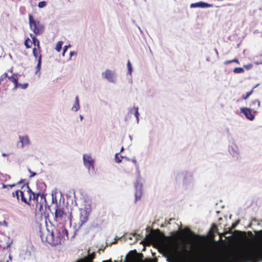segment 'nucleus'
I'll return each instance as SVG.
<instances>
[{"mask_svg":"<svg viewBox=\"0 0 262 262\" xmlns=\"http://www.w3.org/2000/svg\"><path fill=\"white\" fill-rule=\"evenodd\" d=\"M89 216V212L85 209H80L79 225L80 226L85 224L88 221Z\"/></svg>","mask_w":262,"mask_h":262,"instance_id":"6e6552de","label":"nucleus"},{"mask_svg":"<svg viewBox=\"0 0 262 262\" xmlns=\"http://www.w3.org/2000/svg\"><path fill=\"white\" fill-rule=\"evenodd\" d=\"M132 161H133V162L135 164H137V161H136V160H135V159H133V160H132Z\"/></svg>","mask_w":262,"mask_h":262,"instance_id":"c9c22d12","label":"nucleus"},{"mask_svg":"<svg viewBox=\"0 0 262 262\" xmlns=\"http://www.w3.org/2000/svg\"><path fill=\"white\" fill-rule=\"evenodd\" d=\"M253 90H251L250 91L247 92L245 96H243V99L244 100L247 99L252 93Z\"/></svg>","mask_w":262,"mask_h":262,"instance_id":"bb28decb","label":"nucleus"},{"mask_svg":"<svg viewBox=\"0 0 262 262\" xmlns=\"http://www.w3.org/2000/svg\"><path fill=\"white\" fill-rule=\"evenodd\" d=\"M8 155V154H5V153H3V154H2V156H3V157H6V156H7Z\"/></svg>","mask_w":262,"mask_h":262,"instance_id":"f704fd0d","label":"nucleus"},{"mask_svg":"<svg viewBox=\"0 0 262 262\" xmlns=\"http://www.w3.org/2000/svg\"><path fill=\"white\" fill-rule=\"evenodd\" d=\"M124 150V148L123 147H122L121 148V150H120V152H122Z\"/></svg>","mask_w":262,"mask_h":262,"instance_id":"e433bc0d","label":"nucleus"},{"mask_svg":"<svg viewBox=\"0 0 262 262\" xmlns=\"http://www.w3.org/2000/svg\"><path fill=\"white\" fill-rule=\"evenodd\" d=\"M127 69H128V73L129 74H131L132 72V64L129 60H128L127 62Z\"/></svg>","mask_w":262,"mask_h":262,"instance_id":"b1692460","label":"nucleus"},{"mask_svg":"<svg viewBox=\"0 0 262 262\" xmlns=\"http://www.w3.org/2000/svg\"><path fill=\"white\" fill-rule=\"evenodd\" d=\"M74 54H75V53H74V52H70V55H71V56H72V55H73Z\"/></svg>","mask_w":262,"mask_h":262,"instance_id":"4c0bfd02","label":"nucleus"},{"mask_svg":"<svg viewBox=\"0 0 262 262\" xmlns=\"http://www.w3.org/2000/svg\"><path fill=\"white\" fill-rule=\"evenodd\" d=\"M186 230L187 231L188 233L190 234L192 236L198 238L199 237V235L195 234L193 232H192L189 229H187Z\"/></svg>","mask_w":262,"mask_h":262,"instance_id":"393cba45","label":"nucleus"},{"mask_svg":"<svg viewBox=\"0 0 262 262\" xmlns=\"http://www.w3.org/2000/svg\"><path fill=\"white\" fill-rule=\"evenodd\" d=\"M30 36L32 40V44L34 45V47L33 49V51L34 50H36V52L37 54L39 55L41 54V47L40 46V42L39 40L36 38V37L32 34H30Z\"/></svg>","mask_w":262,"mask_h":262,"instance_id":"9d476101","label":"nucleus"},{"mask_svg":"<svg viewBox=\"0 0 262 262\" xmlns=\"http://www.w3.org/2000/svg\"><path fill=\"white\" fill-rule=\"evenodd\" d=\"M257 105V107H259L260 106V102L258 100L256 99V100H252L251 102V106L252 105Z\"/></svg>","mask_w":262,"mask_h":262,"instance_id":"5701e85b","label":"nucleus"},{"mask_svg":"<svg viewBox=\"0 0 262 262\" xmlns=\"http://www.w3.org/2000/svg\"><path fill=\"white\" fill-rule=\"evenodd\" d=\"M66 215L64 208L56 204L55 209L54 220L57 223H60L62 221L64 216Z\"/></svg>","mask_w":262,"mask_h":262,"instance_id":"39448f33","label":"nucleus"},{"mask_svg":"<svg viewBox=\"0 0 262 262\" xmlns=\"http://www.w3.org/2000/svg\"><path fill=\"white\" fill-rule=\"evenodd\" d=\"M232 63V60H226L224 62L225 64H228L229 63Z\"/></svg>","mask_w":262,"mask_h":262,"instance_id":"473e14b6","label":"nucleus"},{"mask_svg":"<svg viewBox=\"0 0 262 262\" xmlns=\"http://www.w3.org/2000/svg\"><path fill=\"white\" fill-rule=\"evenodd\" d=\"M20 142L21 143V147H23L25 145H27L30 144V140L28 136H19Z\"/></svg>","mask_w":262,"mask_h":262,"instance_id":"2eb2a0df","label":"nucleus"},{"mask_svg":"<svg viewBox=\"0 0 262 262\" xmlns=\"http://www.w3.org/2000/svg\"><path fill=\"white\" fill-rule=\"evenodd\" d=\"M80 108L79 106V101L78 96H77L75 98V103L74 106L72 107V110L74 111H78Z\"/></svg>","mask_w":262,"mask_h":262,"instance_id":"f3484780","label":"nucleus"},{"mask_svg":"<svg viewBox=\"0 0 262 262\" xmlns=\"http://www.w3.org/2000/svg\"><path fill=\"white\" fill-rule=\"evenodd\" d=\"M11 72H12V69H11V70L10 71Z\"/></svg>","mask_w":262,"mask_h":262,"instance_id":"a19ab883","label":"nucleus"},{"mask_svg":"<svg viewBox=\"0 0 262 262\" xmlns=\"http://www.w3.org/2000/svg\"><path fill=\"white\" fill-rule=\"evenodd\" d=\"M212 7V4H208L207 3H205L203 2H199L198 3H192L190 4V7L191 8H196V7L204 8H210V7Z\"/></svg>","mask_w":262,"mask_h":262,"instance_id":"f8f14e48","label":"nucleus"},{"mask_svg":"<svg viewBox=\"0 0 262 262\" xmlns=\"http://www.w3.org/2000/svg\"><path fill=\"white\" fill-rule=\"evenodd\" d=\"M32 52H33V55L34 57L36 59H37V61H38L36 67V73H37L40 70V69H41L42 56H41V55H39V54H37L36 52L35 49L34 50V51H32Z\"/></svg>","mask_w":262,"mask_h":262,"instance_id":"ddd939ff","label":"nucleus"},{"mask_svg":"<svg viewBox=\"0 0 262 262\" xmlns=\"http://www.w3.org/2000/svg\"><path fill=\"white\" fill-rule=\"evenodd\" d=\"M68 48V46H64V48H63V53H62V55H63V56H64V55L65 52H66V51H67V50Z\"/></svg>","mask_w":262,"mask_h":262,"instance_id":"7c9ffc66","label":"nucleus"},{"mask_svg":"<svg viewBox=\"0 0 262 262\" xmlns=\"http://www.w3.org/2000/svg\"><path fill=\"white\" fill-rule=\"evenodd\" d=\"M15 185V184H12V185H6L3 184V188H6L8 186H9V187L11 188V187H13V186H14Z\"/></svg>","mask_w":262,"mask_h":262,"instance_id":"c756f323","label":"nucleus"},{"mask_svg":"<svg viewBox=\"0 0 262 262\" xmlns=\"http://www.w3.org/2000/svg\"><path fill=\"white\" fill-rule=\"evenodd\" d=\"M47 5L45 1H41L38 3V7L40 8L45 7Z\"/></svg>","mask_w":262,"mask_h":262,"instance_id":"a878e982","label":"nucleus"},{"mask_svg":"<svg viewBox=\"0 0 262 262\" xmlns=\"http://www.w3.org/2000/svg\"><path fill=\"white\" fill-rule=\"evenodd\" d=\"M209 262H259L262 261V246L258 248H243L232 253L213 254Z\"/></svg>","mask_w":262,"mask_h":262,"instance_id":"f257e3e1","label":"nucleus"},{"mask_svg":"<svg viewBox=\"0 0 262 262\" xmlns=\"http://www.w3.org/2000/svg\"><path fill=\"white\" fill-rule=\"evenodd\" d=\"M43 196V194H41V198H42Z\"/></svg>","mask_w":262,"mask_h":262,"instance_id":"ea45409f","label":"nucleus"},{"mask_svg":"<svg viewBox=\"0 0 262 262\" xmlns=\"http://www.w3.org/2000/svg\"><path fill=\"white\" fill-rule=\"evenodd\" d=\"M32 191L28 185L23 186L20 190H16L12 193L13 197L16 196L18 201L21 200L28 205H30V202L32 200Z\"/></svg>","mask_w":262,"mask_h":262,"instance_id":"7ed1b4c3","label":"nucleus"},{"mask_svg":"<svg viewBox=\"0 0 262 262\" xmlns=\"http://www.w3.org/2000/svg\"><path fill=\"white\" fill-rule=\"evenodd\" d=\"M177 252L182 257L184 258V259L182 261L176 260L174 258H168V262H209L208 258L213 257V254H202L199 257L196 258H192V252L188 249L186 244H183L182 247L180 250L177 248ZM102 262H112L110 259L109 260H103ZM149 262H157L156 261H153L151 259L149 260Z\"/></svg>","mask_w":262,"mask_h":262,"instance_id":"f03ea898","label":"nucleus"},{"mask_svg":"<svg viewBox=\"0 0 262 262\" xmlns=\"http://www.w3.org/2000/svg\"><path fill=\"white\" fill-rule=\"evenodd\" d=\"M161 233L159 229L152 231L150 233L146 234V239L155 241L158 239L159 234Z\"/></svg>","mask_w":262,"mask_h":262,"instance_id":"9b49d317","label":"nucleus"},{"mask_svg":"<svg viewBox=\"0 0 262 262\" xmlns=\"http://www.w3.org/2000/svg\"><path fill=\"white\" fill-rule=\"evenodd\" d=\"M259 233L260 234V235H262V230L260 231Z\"/></svg>","mask_w":262,"mask_h":262,"instance_id":"58836bf2","label":"nucleus"},{"mask_svg":"<svg viewBox=\"0 0 262 262\" xmlns=\"http://www.w3.org/2000/svg\"><path fill=\"white\" fill-rule=\"evenodd\" d=\"M8 79L12 82L14 85V88H20L21 89H26L28 87V83H25L24 84L19 83L18 82V79L17 74H13L12 76L8 77Z\"/></svg>","mask_w":262,"mask_h":262,"instance_id":"0eeeda50","label":"nucleus"},{"mask_svg":"<svg viewBox=\"0 0 262 262\" xmlns=\"http://www.w3.org/2000/svg\"><path fill=\"white\" fill-rule=\"evenodd\" d=\"M24 44L26 48H30L32 45V40H31L28 37L26 39Z\"/></svg>","mask_w":262,"mask_h":262,"instance_id":"a211bd4d","label":"nucleus"},{"mask_svg":"<svg viewBox=\"0 0 262 262\" xmlns=\"http://www.w3.org/2000/svg\"><path fill=\"white\" fill-rule=\"evenodd\" d=\"M255 107H242L240 108V111L241 113L244 114L247 119L252 121L254 119L255 114L256 113V111L255 110Z\"/></svg>","mask_w":262,"mask_h":262,"instance_id":"423d86ee","label":"nucleus"},{"mask_svg":"<svg viewBox=\"0 0 262 262\" xmlns=\"http://www.w3.org/2000/svg\"><path fill=\"white\" fill-rule=\"evenodd\" d=\"M123 157L119 155V153H117L115 155V161L117 163H120L122 161Z\"/></svg>","mask_w":262,"mask_h":262,"instance_id":"aec40b11","label":"nucleus"},{"mask_svg":"<svg viewBox=\"0 0 262 262\" xmlns=\"http://www.w3.org/2000/svg\"><path fill=\"white\" fill-rule=\"evenodd\" d=\"M83 162L84 165L88 168L89 169H94V161L90 155H84L83 156Z\"/></svg>","mask_w":262,"mask_h":262,"instance_id":"1a4fd4ad","label":"nucleus"},{"mask_svg":"<svg viewBox=\"0 0 262 262\" xmlns=\"http://www.w3.org/2000/svg\"><path fill=\"white\" fill-rule=\"evenodd\" d=\"M233 72L235 73H244V70L241 67H237L234 69Z\"/></svg>","mask_w":262,"mask_h":262,"instance_id":"4be33fe9","label":"nucleus"},{"mask_svg":"<svg viewBox=\"0 0 262 262\" xmlns=\"http://www.w3.org/2000/svg\"><path fill=\"white\" fill-rule=\"evenodd\" d=\"M135 108L136 110L135 116L136 117L137 119L138 120H139V113L138 112V107H135Z\"/></svg>","mask_w":262,"mask_h":262,"instance_id":"cd10ccee","label":"nucleus"},{"mask_svg":"<svg viewBox=\"0 0 262 262\" xmlns=\"http://www.w3.org/2000/svg\"><path fill=\"white\" fill-rule=\"evenodd\" d=\"M62 231L63 232H66V234H67V233H68V231H67V230L66 229H62Z\"/></svg>","mask_w":262,"mask_h":262,"instance_id":"72a5a7b5","label":"nucleus"},{"mask_svg":"<svg viewBox=\"0 0 262 262\" xmlns=\"http://www.w3.org/2000/svg\"><path fill=\"white\" fill-rule=\"evenodd\" d=\"M29 20L30 28L36 35L41 34L43 32V25L39 21L34 20L31 14L29 15Z\"/></svg>","mask_w":262,"mask_h":262,"instance_id":"20e7f679","label":"nucleus"},{"mask_svg":"<svg viewBox=\"0 0 262 262\" xmlns=\"http://www.w3.org/2000/svg\"><path fill=\"white\" fill-rule=\"evenodd\" d=\"M62 44L63 42L62 41H59L56 43L55 49L57 52H59L60 51Z\"/></svg>","mask_w":262,"mask_h":262,"instance_id":"6ab92c4d","label":"nucleus"},{"mask_svg":"<svg viewBox=\"0 0 262 262\" xmlns=\"http://www.w3.org/2000/svg\"><path fill=\"white\" fill-rule=\"evenodd\" d=\"M135 201H137L139 200H140L142 195V189L141 187L139 188V190H137L135 192Z\"/></svg>","mask_w":262,"mask_h":262,"instance_id":"dca6fc26","label":"nucleus"},{"mask_svg":"<svg viewBox=\"0 0 262 262\" xmlns=\"http://www.w3.org/2000/svg\"><path fill=\"white\" fill-rule=\"evenodd\" d=\"M28 171L30 173V177L31 178V177H34V176L36 175V172L31 171L30 169H29V168L28 169Z\"/></svg>","mask_w":262,"mask_h":262,"instance_id":"c85d7f7f","label":"nucleus"},{"mask_svg":"<svg viewBox=\"0 0 262 262\" xmlns=\"http://www.w3.org/2000/svg\"><path fill=\"white\" fill-rule=\"evenodd\" d=\"M232 62H236L237 64L239 63V62L238 59H234L232 60Z\"/></svg>","mask_w":262,"mask_h":262,"instance_id":"2f4dec72","label":"nucleus"},{"mask_svg":"<svg viewBox=\"0 0 262 262\" xmlns=\"http://www.w3.org/2000/svg\"><path fill=\"white\" fill-rule=\"evenodd\" d=\"M104 77L109 81L114 82H115L114 73L110 70H106L104 73Z\"/></svg>","mask_w":262,"mask_h":262,"instance_id":"4468645a","label":"nucleus"},{"mask_svg":"<svg viewBox=\"0 0 262 262\" xmlns=\"http://www.w3.org/2000/svg\"><path fill=\"white\" fill-rule=\"evenodd\" d=\"M39 195H40V194L39 193H35L32 192V194L31 196L32 200L37 202H38V198Z\"/></svg>","mask_w":262,"mask_h":262,"instance_id":"412c9836","label":"nucleus"}]
</instances>
